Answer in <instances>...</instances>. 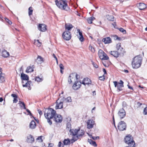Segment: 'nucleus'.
I'll use <instances>...</instances> for the list:
<instances>
[{"label":"nucleus","mask_w":147,"mask_h":147,"mask_svg":"<svg viewBox=\"0 0 147 147\" xmlns=\"http://www.w3.org/2000/svg\"><path fill=\"white\" fill-rule=\"evenodd\" d=\"M66 126L67 129V130H69V131L70 129H71V123L69 122H68Z\"/></svg>","instance_id":"58836bf2"},{"label":"nucleus","mask_w":147,"mask_h":147,"mask_svg":"<svg viewBox=\"0 0 147 147\" xmlns=\"http://www.w3.org/2000/svg\"><path fill=\"white\" fill-rule=\"evenodd\" d=\"M110 53L115 57H118L119 55L121 54V53H120L119 51H111L110 52Z\"/></svg>","instance_id":"dca6fc26"},{"label":"nucleus","mask_w":147,"mask_h":147,"mask_svg":"<svg viewBox=\"0 0 147 147\" xmlns=\"http://www.w3.org/2000/svg\"><path fill=\"white\" fill-rule=\"evenodd\" d=\"M78 75L76 73H74L70 74L69 76V78H71L72 80H73L74 79L75 80V79H76L77 80L78 79Z\"/></svg>","instance_id":"b1692460"},{"label":"nucleus","mask_w":147,"mask_h":147,"mask_svg":"<svg viewBox=\"0 0 147 147\" xmlns=\"http://www.w3.org/2000/svg\"><path fill=\"white\" fill-rule=\"evenodd\" d=\"M117 127L119 130L123 131L126 129V124L124 121H121L118 123Z\"/></svg>","instance_id":"423d86ee"},{"label":"nucleus","mask_w":147,"mask_h":147,"mask_svg":"<svg viewBox=\"0 0 147 147\" xmlns=\"http://www.w3.org/2000/svg\"><path fill=\"white\" fill-rule=\"evenodd\" d=\"M125 142L130 147H135V142L131 135L126 136L125 138Z\"/></svg>","instance_id":"20e7f679"},{"label":"nucleus","mask_w":147,"mask_h":147,"mask_svg":"<svg viewBox=\"0 0 147 147\" xmlns=\"http://www.w3.org/2000/svg\"><path fill=\"white\" fill-rule=\"evenodd\" d=\"M106 17L107 19L110 21H113L114 20V18L112 15H107L106 16Z\"/></svg>","instance_id":"473e14b6"},{"label":"nucleus","mask_w":147,"mask_h":147,"mask_svg":"<svg viewBox=\"0 0 147 147\" xmlns=\"http://www.w3.org/2000/svg\"><path fill=\"white\" fill-rule=\"evenodd\" d=\"M103 71L104 73V74H105L107 73L105 69L104 68L103 69Z\"/></svg>","instance_id":"774afa93"},{"label":"nucleus","mask_w":147,"mask_h":147,"mask_svg":"<svg viewBox=\"0 0 147 147\" xmlns=\"http://www.w3.org/2000/svg\"><path fill=\"white\" fill-rule=\"evenodd\" d=\"M38 113H39L40 115H42V112L40 110V109L38 110Z\"/></svg>","instance_id":"052dcab7"},{"label":"nucleus","mask_w":147,"mask_h":147,"mask_svg":"<svg viewBox=\"0 0 147 147\" xmlns=\"http://www.w3.org/2000/svg\"><path fill=\"white\" fill-rule=\"evenodd\" d=\"M26 109L27 112L29 113L28 114H29L31 116H32V114L31 113L29 109Z\"/></svg>","instance_id":"13d9d810"},{"label":"nucleus","mask_w":147,"mask_h":147,"mask_svg":"<svg viewBox=\"0 0 147 147\" xmlns=\"http://www.w3.org/2000/svg\"><path fill=\"white\" fill-rule=\"evenodd\" d=\"M56 114V111L52 108L46 109L44 111V115L46 118L52 119Z\"/></svg>","instance_id":"7ed1b4c3"},{"label":"nucleus","mask_w":147,"mask_h":147,"mask_svg":"<svg viewBox=\"0 0 147 147\" xmlns=\"http://www.w3.org/2000/svg\"><path fill=\"white\" fill-rule=\"evenodd\" d=\"M59 67L60 68V69H64V66H63V65L61 63L59 64Z\"/></svg>","instance_id":"603ef678"},{"label":"nucleus","mask_w":147,"mask_h":147,"mask_svg":"<svg viewBox=\"0 0 147 147\" xmlns=\"http://www.w3.org/2000/svg\"><path fill=\"white\" fill-rule=\"evenodd\" d=\"M92 63L94 66L96 68H97L98 67V66L97 64H96L94 62H92Z\"/></svg>","instance_id":"6e6d98bb"},{"label":"nucleus","mask_w":147,"mask_h":147,"mask_svg":"<svg viewBox=\"0 0 147 147\" xmlns=\"http://www.w3.org/2000/svg\"><path fill=\"white\" fill-rule=\"evenodd\" d=\"M9 55V53L6 50L3 51L2 53V55L4 57H7Z\"/></svg>","instance_id":"cd10ccee"},{"label":"nucleus","mask_w":147,"mask_h":147,"mask_svg":"<svg viewBox=\"0 0 147 147\" xmlns=\"http://www.w3.org/2000/svg\"><path fill=\"white\" fill-rule=\"evenodd\" d=\"M123 85H121L119 84V85L117 86V89L119 91H121L122 90V88L123 87Z\"/></svg>","instance_id":"4c0bfd02"},{"label":"nucleus","mask_w":147,"mask_h":147,"mask_svg":"<svg viewBox=\"0 0 147 147\" xmlns=\"http://www.w3.org/2000/svg\"><path fill=\"white\" fill-rule=\"evenodd\" d=\"M25 83V84H23L22 86L23 87H27L28 86L29 87L28 89L30 90L31 89V84H32V82L31 81H27Z\"/></svg>","instance_id":"412c9836"},{"label":"nucleus","mask_w":147,"mask_h":147,"mask_svg":"<svg viewBox=\"0 0 147 147\" xmlns=\"http://www.w3.org/2000/svg\"><path fill=\"white\" fill-rule=\"evenodd\" d=\"M17 98H14L13 100V103H16L18 101V100L17 99Z\"/></svg>","instance_id":"680f3d73"},{"label":"nucleus","mask_w":147,"mask_h":147,"mask_svg":"<svg viewBox=\"0 0 147 147\" xmlns=\"http://www.w3.org/2000/svg\"><path fill=\"white\" fill-rule=\"evenodd\" d=\"M116 37V40H121V39L120 37H119L117 36H115V37Z\"/></svg>","instance_id":"e2e57ef3"},{"label":"nucleus","mask_w":147,"mask_h":147,"mask_svg":"<svg viewBox=\"0 0 147 147\" xmlns=\"http://www.w3.org/2000/svg\"><path fill=\"white\" fill-rule=\"evenodd\" d=\"M35 80L37 82H40L43 80V79L42 78H40L39 77H36L35 78Z\"/></svg>","instance_id":"c9c22d12"},{"label":"nucleus","mask_w":147,"mask_h":147,"mask_svg":"<svg viewBox=\"0 0 147 147\" xmlns=\"http://www.w3.org/2000/svg\"><path fill=\"white\" fill-rule=\"evenodd\" d=\"M33 71V69L32 67L30 66L28 67L26 71V73H29V72H32Z\"/></svg>","instance_id":"c756f323"},{"label":"nucleus","mask_w":147,"mask_h":147,"mask_svg":"<svg viewBox=\"0 0 147 147\" xmlns=\"http://www.w3.org/2000/svg\"><path fill=\"white\" fill-rule=\"evenodd\" d=\"M58 146L59 147H63V145L61 142H59V143Z\"/></svg>","instance_id":"8fccbe9b"},{"label":"nucleus","mask_w":147,"mask_h":147,"mask_svg":"<svg viewBox=\"0 0 147 147\" xmlns=\"http://www.w3.org/2000/svg\"><path fill=\"white\" fill-rule=\"evenodd\" d=\"M87 128L88 129L92 128L94 124V121L93 120H89L87 123Z\"/></svg>","instance_id":"4468645a"},{"label":"nucleus","mask_w":147,"mask_h":147,"mask_svg":"<svg viewBox=\"0 0 147 147\" xmlns=\"http://www.w3.org/2000/svg\"><path fill=\"white\" fill-rule=\"evenodd\" d=\"M89 136L91 138H92L94 140H97V139L99 138V137L98 136H97V137L92 136L91 135H89Z\"/></svg>","instance_id":"ea45409f"},{"label":"nucleus","mask_w":147,"mask_h":147,"mask_svg":"<svg viewBox=\"0 0 147 147\" xmlns=\"http://www.w3.org/2000/svg\"><path fill=\"white\" fill-rule=\"evenodd\" d=\"M38 29L39 30L41 31H45L47 30L46 26L44 24H39L38 26Z\"/></svg>","instance_id":"ddd939ff"},{"label":"nucleus","mask_w":147,"mask_h":147,"mask_svg":"<svg viewBox=\"0 0 147 147\" xmlns=\"http://www.w3.org/2000/svg\"><path fill=\"white\" fill-rule=\"evenodd\" d=\"M47 119V122L49 123V124L51 125L52 124V121L50 120L51 119L50 118H46Z\"/></svg>","instance_id":"09e8293b"},{"label":"nucleus","mask_w":147,"mask_h":147,"mask_svg":"<svg viewBox=\"0 0 147 147\" xmlns=\"http://www.w3.org/2000/svg\"><path fill=\"white\" fill-rule=\"evenodd\" d=\"M4 19H5V21L7 22L8 23V24H10V25H11V24H12V22L10 21L9 20V19H7V18H4Z\"/></svg>","instance_id":"c03bdc74"},{"label":"nucleus","mask_w":147,"mask_h":147,"mask_svg":"<svg viewBox=\"0 0 147 147\" xmlns=\"http://www.w3.org/2000/svg\"><path fill=\"white\" fill-rule=\"evenodd\" d=\"M73 27V26L72 25L70 24H65V29L67 30V31H69L70 30L71 28H72Z\"/></svg>","instance_id":"bb28decb"},{"label":"nucleus","mask_w":147,"mask_h":147,"mask_svg":"<svg viewBox=\"0 0 147 147\" xmlns=\"http://www.w3.org/2000/svg\"><path fill=\"white\" fill-rule=\"evenodd\" d=\"M99 79L101 80H104L105 79L104 76H100L99 77Z\"/></svg>","instance_id":"5fc2aeb1"},{"label":"nucleus","mask_w":147,"mask_h":147,"mask_svg":"<svg viewBox=\"0 0 147 147\" xmlns=\"http://www.w3.org/2000/svg\"><path fill=\"white\" fill-rule=\"evenodd\" d=\"M66 1L63 0H56V4L60 9L66 11H67L69 9L67 5Z\"/></svg>","instance_id":"f03ea898"},{"label":"nucleus","mask_w":147,"mask_h":147,"mask_svg":"<svg viewBox=\"0 0 147 147\" xmlns=\"http://www.w3.org/2000/svg\"><path fill=\"white\" fill-rule=\"evenodd\" d=\"M119 30L121 32H122L123 34H124L126 33V31L124 29L122 28H120L119 29Z\"/></svg>","instance_id":"a19ab883"},{"label":"nucleus","mask_w":147,"mask_h":147,"mask_svg":"<svg viewBox=\"0 0 147 147\" xmlns=\"http://www.w3.org/2000/svg\"><path fill=\"white\" fill-rule=\"evenodd\" d=\"M82 84V82H79L78 81H75L73 86V89L75 90H77L80 87Z\"/></svg>","instance_id":"9b49d317"},{"label":"nucleus","mask_w":147,"mask_h":147,"mask_svg":"<svg viewBox=\"0 0 147 147\" xmlns=\"http://www.w3.org/2000/svg\"><path fill=\"white\" fill-rule=\"evenodd\" d=\"M116 49L117 51L120 53L123 54L125 53L123 48L121 47V44L118 43L116 45Z\"/></svg>","instance_id":"1a4fd4ad"},{"label":"nucleus","mask_w":147,"mask_h":147,"mask_svg":"<svg viewBox=\"0 0 147 147\" xmlns=\"http://www.w3.org/2000/svg\"><path fill=\"white\" fill-rule=\"evenodd\" d=\"M63 37L64 40H69L71 38V35L69 31H65L63 34Z\"/></svg>","instance_id":"0eeeda50"},{"label":"nucleus","mask_w":147,"mask_h":147,"mask_svg":"<svg viewBox=\"0 0 147 147\" xmlns=\"http://www.w3.org/2000/svg\"><path fill=\"white\" fill-rule=\"evenodd\" d=\"M89 49L92 52H94L95 51L94 48L90 46H89Z\"/></svg>","instance_id":"a18cd8bd"},{"label":"nucleus","mask_w":147,"mask_h":147,"mask_svg":"<svg viewBox=\"0 0 147 147\" xmlns=\"http://www.w3.org/2000/svg\"><path fill=\"white\" fill-rule=\"evenodd\" d=\"M94 19H95V18L93 17H91L88 18L87 20L88 23L90 24L92 23V21H93Z\"/></svg>","instance_id":"f704fd0d"},{"label":"nucleus","mask_w":147,"mask_h":147,"mask_svg":"<svg viewBox=\"0 0 147 147\" xmlns=\"http://www.w3.org/2000/svg\"><path fill=\"white\" fill-rule=\"evenodd\" d=\"M80 131V129H70L69 131L71 133L74 137H75L77 134H78V132Z\"/></svg>","instance_id":"a211bd4d"},{"label":"nucleus","mask_w":147,"mask_h":147,"mask_svg":"<svg viewBox=\"0 0 147 147\" xmlns=\"http://www.w3.org/2000/svg\"><path fill=\"white\" fill-rule=\"evenodd\" d=\"M79 131L80 132L78 133V134L76 136V138L74 139L75 138H73V139L71 140V142L72 143L76 141L79 138L82 136L84 134V131L83 130H82L81 131Z\"/></svg>","instance_id":"9d476101"},{"label":"nucleus","mask_w":147,"mask_h":147,"mask_svg":"<svg viewBox=\"0 0 147 147\" xmlns=\"http://www.w3.org/2000/svg\"><path fill=\"white\" fill-rule=\"evenodd\" d=\"M93 141L92 140L90 139H88V142L89 143L91 144L92 143Z\"/></svg>","instance_id":"0e129e2a"},{"label":"nucleus","mask_w":147,"mask_h":147,"mask_svg":"<svg viewBox=\"0 0 147 147\" xmlns=\"http://www.w3.org/2000/svg\"><path fill=\"white\" fill-rule=\"evenodd\" d=\"M91 144L94 147H96L97 146V144L96 142L95 141H93L92 142V143Z\"/></svg>","instance_id":"3c124183"},{"label":"nucleus","mask_w":147,"mask_h":147,"mask_svg":"<svg viewBox=\"0 0 147 147\" xmlns=\"http://www.w3.org/2000/svg\"><path fill=\"white\" fill-rule=\"evenodd\" d=\"M66 102H70L71 101V99L70 97H68L65 99Z\"/></svg>","instance_id":"79ce46f5"},{"label":"nucleus","mask_w":147,"mask_h":147,"mask_svg":"<svg viewBox=\"0 0 147 147\" xmlns=\"http://www.w3.org/2000/svg\"><path fill=\"white\" fill-rule=\"evenodd\" d=\"M36 61L38 63L41 64L44 62V59L41 56L38 55L36 59Z\"/></svg>","instance_id":"5701e85b"},{"label":"nucleus","mask_w":147,"mask_h":147,"mask_svg":"<svg viewBox=\"0 0 147 147\" xmlns=\"http://www.w3.org/2000/svg\"><path fill=\"white\" fill-rule=\"evenodd\" d=\"M142 58L140 55L135 57L132 62V65L133 68L137 69L142 64Z\"/></svg>","instance_id":"f257e3e1"},{"label":"nucleus","mask_w":147,"mask_h":147,"mask_svg":"<svg viewBox=\"0 0 147 147\" xmlns=\"http://www.w3.org/2000/svg\"><path fill=\"white\" fill-rule=\"evenodd\" d=\"M118 115L121 119L123 118L126 115L125 111L123 108H121L119 109L118 113Z\"/></svg>","instance_id":"6e6552de"},{"label":"nucleus","mask_w":147,"mask_h":147,"mask_svg":"<svg viewBox=\"0 0 147 147\" xmlns=\"http://www.w3.org/2000/svg\"><path fill=\"white\" fill-rule=\"evenodd\" d=\"M113 83H114L115 86V87H117L118 85H119V83H118L117 81H114Z\"/></svg>","instance_id":"864d4df0"},{"label":"nucleus","mask_w":147,"mask_h":147,"mask_svg":"<svg viewBox=\"0 0 147 147\" xmlns=\"http://www.w3.org/2000/svg\"><path fill=\"white\" fill-rule=\"evenodd\" d=\"M53 144L52 143H50L49 144V146L50 147H53Z\"/></svg>","instance_id":"338daca9"},{"label":"nucleus","mask_w":147,"mask_h":147,"mask_svg":"<svg viewBox=\"0 0 147 147\" xmlns=\"http://www.w3.org/2000/svg\"><path fill=\"white\" fill-rule=\"evenodd\" d=\"M33 11L32 8L31 7H29L28 9V14L29 16L32 14Z\"/></svg>","instance_id":"e433bc0d"},{"label":"nucleus","mask_w":147,"mask_h":147,"mask_svg":"<svg viewBox=\"0 0 147 147\" xmlns=\"http://www.w3.org/2000/svg\"><path fill=\"white\" fill-rule=\"evenodd\" d=\"M54 117L55 121L57 122H61L62 120V117L60 115L56 113Z\"/></svg>","instance_id":"f8f14e48"},{"label":"nucleus","mask_w":147,"mask_h":147,"mask_svg":"<svg viewBox=\"0 0 147 147\" xmlns=\"http://www.w3.org/2000/svg\"><path fill=\"white\" fill-rule=\"evenodd\" d=\"M70 141L69 139H65L63 141V143L64 145H68L70 144Z\"/></svg>","instance_id":"2f4dec72"},{"label":"nucleus","mask_w":147,"mask_h":147,"mask_svg":"<svg viewBox=\"0 0 147 147\" xmlns=\"http://www.w3.org/2000/svg\"><path fill=\"white\" fill-rule=\"evenodd\" d=\"M11 96L13 97L14 98H18L17 96L15 94H12L11 95Z\"/></svg>","instance_id":"bf43d9fd"},{"label":"nucleus","mask_w":147,"mask_h":147,"mask_svg":"<svg viewBox=\"0 0 147 147\" xmlns=\"http://www.w3.org/2000/svg\"><path fill=\"white\" fill-rule=\"evenodd\" d=\"M21 78L22 80H26V81L29 80L28 76L23 73L21 74Z\"/></svg>","instance_id":"6ab92c4d"},{"label":"nucleus","mask_w":147,"mask_h":147,"mask_svg":"<svg viewBox=\"0 0 147 147\" xmlns=\"http://www.w3.org/2000/svg\"><path fill=\"white\" fill-rule=\"evenodd\" d=\"M78 30L79 34L80 36L79 38V40L80 41L82 42L84 40V39L83 36L82 35V32L80 31V30Z\"/></svg>","instance_id":"7c9ffc66"},{"label":"nucleus","mask_w":147,"mask_h":147,"mask_svg":"<svg viewBox=\"0 0 147 147\" xmlns=\"http://www.w3.org/2000/svg\"><path fill=\"white\" fill-rule=\"evenodd\" d=\"M29 126L30 128L31 129L35 128L36 126L35 122L34 120H32Z\"/></svg>","instance_id":"393cba45"},{"label":"nucleus","mask_w":147,"mask_h":147,"mask_svg":"<svg viewBox=\"0 0 147 147\" xmlns=\"http://www.w3.org/2000/svg\"><path fill=\"white\" fill-rule=\"evenodd\" d=\"M42 136H41L39 137L38 138H37V140H39V142H42L43 140H42Z\"/></svg>","instance_id":"49530a36"},{"label":"nucleus","mask_w":147,"mask_h":147,"mask_svg":"<svg viewBox=\"0 0 147 147\" xmlns=\"http://www.w3.org/2000/svg\"><path fill=\"white\" fill-rule=\"evenodd\" d=\"M18 104L19 105L20 108H22V109H26L25 105L23 102L19 101Z\"/></svg>","instance_id":"c85d7f7f"},{"label":"nucleus","mask_w":147,"mask_h":147,"mask_svg":"<svg viewBox=\"0 0 147 147\" xmlns=\"http://www.w3.org/2000/svg\"><path fill=\"white\" fill-rule=\"evenodd\" d=\"M98 55L101 59L107 60L109 59L108 56L101 50H99Z\"/></svg>","instance_id":"39448f33"},{"label":"nucleus","mask_w":147,"mask_h":147,"mask_svg":"<svg viewBox=\"0 0 147 147\" xmlns=\"http://www.w3.org/2000/svg\"><path fill=\"white\" fill-rule=\"evenodd\" d=\"M58 100L57 101V105L55 107V109H61L63 107V103L62 102H60L58 103Z\"/></svg>","instance_id":"4be33fe9"},{"label":"nucleus","mask_w":147,"mask_h":147,"mask_svg":"<svg viewBox=\"0 0 147 147\" xmlns=\"http://www.w3.org/2000/svg\"><path fill=\"white\" fill-rule=\"evenodd\" d=\"M91 80L87 78H84L82 82V84L84 85H85L86 84H91Z\"/></svg>","instance_id":"2eb2a0df"},{"label":"nucleus","mask_w":147,"mask_h":147,"mask_svg":"<svg viewBox=\"0 0 147 147\" xmlns=\"http://www.w3.org/2000/svg\"><path fill=\"white\" fill-rule=\"evenodd\" d=\"M73 80L71 78H69V77L68 82L69 84L71 83L72 82Z\"/></svg>","instance_id":"4d7b16f0"},{"label":"nucleus","mask_w":147,"mask_h":147,"mask_svg":"<svg viewBox=\"0 0 147 147\" xmlns=\"http://www.w3.org/2000/svg\"><path fill=\"white\" fill-rule=\"evenodd\" d=\"M102 41L105 44H109L112 42V40L111 38L109 37H107L103 38Z\"/></svg>","instance_id":"f3484780"},{"label":"nucleus","mask_w":147,"mask_h":147,"mask_svg":"<svg viewBox=\"0 0 147 147\" xmlns=\"http://www.w3.org/2000/svg\"><path fill=\"white\" fill-rule=\"evenodd\" d=\"M143 113L144 115H147V107H145L144 109Z\"/></svg>","instance_id":"37998d69"},{"label":"nucleus","mask_w":147,"mask_h":147,"mask_svg":"<svg viewBox=\"0 0 147 147\" xmlns=\"http://www.w3.org/2000/svg\"><path fill=\"white\" fill-rule=\"evenodd\" d=\"M146 5L143 3H140L138 6L139 9L140 10H143L146 7Z\"/></svg>","instance_id":"a878e982"},{"label":"nucleus","mask_w":147,"mask_h":147,"mask_svg":"<svg viewBox=\"0 0 147 147\" xmlns=\"http://www.w3.org/2000/svg\"><path fill=\"white\" fill-rule=\"evenodd\" d=\"M123 82L121 80H120V82L119 83V84L121 85H123Z\"/></svg>","instance_id":"69168bd1"},{"label":"nucleus","mask_w":147,"mask_h":147,"mask_svg":"<svg viewBox=\"0 0 147 147\" xmlns=\"http://www.w3.org/2000/svg\"><path fill=\"white\" fill-rule=\"evenodd\" d=\"M34 139L31 135H30L27 136V141L28 142L32 143L34 142Z\"/></svg>","instance_id":"aec40b11"},{"label":"nucleus","mask_w":147,"mask_h":147,"mask_svg":"<svg viewBox=\"0 0 147 147\" xmlns=\"http://www.w3.org/2000/svg\"><path fill=\"white\" fill-rule=\"evenodd\" d=\"M5 81L4 76H3L2 72L0 73V82L2 83Z\"/></svg>","instance_id":"72a5a7b5"},{"label":"nucleus","mask_w":147,"mask_h":147,"mask_svg":"<svg viewBox=\"0 0 147 147\" xmlns=\"http://www.w3.org/2000/svg\"><path fill=\"white\" fill-rule=\"evenodd\" d=\"M127 104H126V102H123V103H122L123 108H124L125 107L127 108Z\"/></svg>","instance_id":"de8ad7c7"}]
</instances>
